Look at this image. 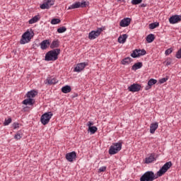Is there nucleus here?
Segmentation results:
<instances>
[{
  "mask_svg": "<svg viewBox=\"0 0 181 181\" xmlns=\"http://www.w3.org/2000/svg\"><path fill=\"white\" fill-rule=\"evenodd\" d=\"M40 8L41 9H49L50 7H49V4H47V2H46L45 4H42L40 5Z\"/></svg>",
  "mask_w": 181,
  "mask_h": 181,
  "instance_id": "obj_33",
  "label": "nucleus"
},
{
  "mask_svg": "<svg viewBox=\"0 0 181 181\" xmlns=\"http://www.w3.org/2000/svg\"><path fill=\"white\" fill-rule=\"evenodd\" d=\"M87 6V2L86 1H82L81 2L78 1L72 4L68 7V10L70 9H77L78 8H86Z\"/></svg>",
  "mask_w": 181,
  "mask_h": 181,
  "instance_id": "obj_7",
  "label": "nucleus"
},
{
  "mask_svg": "<svg viewBox=\"0 0 181 181\" xmlns=\"http://www.w3.org/2000/svg\"><path fill=\"white\" fill-rule=\"evenodd\" d=\"M130 24H131V18H125L122 19L119 23L122 28H127V26H129Z\"/></svg>",
  "mask_w": 181,
  "mask_h": 181,
  "instance_id": "obj_15",
  "label": "nucleus"
},
{
  "mask_svg": "<svg viewBox=\"0 0 181 181\" xmlns=\"http://www.w3.org/2000/svg\"><path fill=\"white\" fill-rule=\"evenodd\" d=\"M181 21L180 15H174L169 18V23L171 25H175V23H179Z\"/></svg>",
  "mask_w": 181,
  "mask_h": 181,
  "instance_id": "obj_12",
  "label": "nucleus"
},
{
  "mask_svg": "<svg viewBox=\"0 0 181 181\" xmlns=\"http://www.w3.org/2000/svg\"><path fill=\"white\" fill-rule=\"evenodd\" d=\"M131 57H126L122 60V64L124 66L128 65L131 63Z\"/></svg>",
  "mask_w": 181,
  "mask_h": 181,
  "instance_id": "obj_26",
  "label": "nucleus"
},
{
  "mask_svg": "<svg viewBox=\"0 0 181 181\" xmlns=\"http://www.w3.org/2000/svg\"><path fill=\"white\" fill-rule=\"evenodd\" d=\"M36 95H37V91H36V90H35L28 91V92L26 93V97H27V98L33 99V98H35V97H36Z\"/></svg>",
  "mask_w": 181,
  "mask_h": 181,
  "instance_id": "obj_16",
  "label": "nucleus"
},
{
  "mask_svg": "<svg viewBox=\"0 0 181 181\" xmlns=\"http://www.w3.org/2000/svg\"><path fill=\"white\" fill-rule=\"evenodd\" d=\"M172 52H173L172 48L168 49L165 52V56H169V54H170V53H172Z\"/></svg>",
  "mask_w": 181,
  "mask_h": 181,
  "instance_id": "obj_38",
  "label": "nucleus"
},
{
  "mask_svg": "<svg viewBox=\"0 0 181 181\" xmlns=\"http://www.w3.org/2000/svg\"><path fill=\"white\" fill-rule=\"evenodd\" d=\"M166 66H170V62H168L166 63Z\"/></svg>",
  "mask_w": 181,
  "mask_h": 181,
  "instance_id": "obj_45",
  "label": "nucleus"
},
{
  "mask_svg": "<svg viewBox=\"0 0 181 181\" xmlns=\"http://www.w3.org/2000/svg\"><path fill=\"white\" fill-rule=\"evenodd\" d=\"M158 127L159 124H158V122L151 123L150 126V132L151 134H155V131L158 129Z\"/></svg>",
  "mask_w": 181,
  "mask_h": 181,
  "instance_id": "obj_17",
  "label": "nucleus"
},
{
  "mask_svg": "<svg viewBox=\"0 0 181 181\" xmlns=\"http://www.w3.org/2000/svg\"><path fill=\"white\" fill-rule=\"evenodd\" d=\"M122 149V142L114 143L109 148L110 155H115Z\"/></svg>",
  "mask_w": 181,
  "mask_h": 181,
  "instance_id": "obj_3",
  "label": "nucleus"
},
{
  "mask_svg": "<svg viewBox=\"0 0 181 181\" xmlns=\"http://www.w3.org/2000/svg\"><path fill=\"white\" fill-rule=\"evenodd\" d=\"M47 4H48V6H49V8H50V6H53V5H54V1H53V0H48L47 1Z\"/></svg>",
  "mask_w": 181,
  "mask_h": 181,
  "instance_id": "obj_37",
  "label": "nucleus"
},
{
  "mask_svg": "<svg viewBox=\"0 0 181 181\" xmlns=\"http://www.w3.org/2000/svg\"><path fill=\"white\" fill-rule=\"evenodd\" d=\"M146 40L147 43H152L153 40H155V35L153 34H149L147 35Z\"/></svg>",
  "mask_w": 181,
  "mask_h": 181,
  "instance_id": "obj_25",
  "label": "nucleus"
},
{
  "mask_svg": "<svg viewBox=\"0 0 181 181\" xmlns=\"http://www.w3.org/2000/svg\"><path fill=\"white\" fill-rule=\"evenodd\" d=\"M59 46H60V41H59V40H55L52 41V42L50 44L51 49H56Z\"/></svg>",
  "mask_w": 181,
  "mask_h": 181,
  "instance_id": "obj_21",
  "label": "nucleus"
},
{
  "mask_svg": "<svg viewBox=\"0 0 181 181\" xmlns=\"http://www.w3.org/2000/svg\"><path fill=\"white\" fill-rule=\"evenodd\" d=\"M151 86L148 85L147 86L145 87V90H150L151 88Z\"/></svg>",
  "mask_w": 181,
  "mask_h": 181,
  "instance_id": "obj_43",
  "label": "nucleus"
},
{
  "mask_svg": "<svg viewBox=\"0 0 181 181\" xmlns=\"http://www.w3.org/2000/svg\"><path fill=\"white\" fill-rule=\"evenodd\" d=\"M142 66H144V64H142V62H137L135 63L132 67V70H134L136 71L139 69H141Z\"/></svg>",
  "mask_w": 181,
  "mask_h": 181,
  "instance_id": "obj_23",
  "label": "nucleus"
},
{
  "mask_svg": "<svg viewBox=\"0 0 181 181\" xmlns=\"http://www.w3.org/2000/svg\"><path fill=\"white\" fill-rule=\"evenodd\" d=\"M65 158L68 162H74V160H76V158H77V153H76V151L67 153L65 156Z\"/></svg>",
  "mask_w": 181,
  "mask_h": 181,
  "instance_id": "obj_10",
  "label": "nucleus"
},
{
  "mask_svg": "<svg viewBox=\"0 0 181 181\" xmlns=\"http://www.w3.org/2000/svg\"><path fill=\"white\" fill-rule=\"evenodd\" d=\"M98 129L95 126H92L91 127L88 128L90 135H94V134L97 132Z\"/></svg>",
  "mask_w": 181,
  "mask_h": 181,
  "instance_id": "obj_27",
  "label": "nucleus"
},
{
  "mask_svg": "<svg viewBox=\"0 0 181 181\" xmlns=\"http://www.w3.org/2000/svg\"><path fill=\"white\" fill-rule=\"evenodd\" d=\"M58 82L59 81L56 78L53 76H48L44 81V83L47 84L48 86H52L53 84H57Z\"/></svg>",
  "mask_w": 181,
  "mask_h": 181,
  "instance_id": "obj_13",
  "label": "nucleus"
},
{
  "mask_svg": "<svg viewBox=\"0 0 181 181\" xmlns=\"http://www.w3.org/2000/svg\"><path fill=\"white\" fill-rule=\"evenodd\" d=\"M11 122H12V118L9 117L8 119H6L4 122V125L5 127L9 125V124H11Z\"/></svg>",
  "mask_w": 181,
  "mask_h": 181,
  "instance_id": "obj_34",
  "label": "nucleus"
},
{
  "mask_svg": "<svg viewBox=\"0 0 181 181\" xmlns=\"http://www.w3.org/2000/svg\"><path fill=\"white\" fill-rule=\"evenodd\" d=\"M23 104L24 105H33V104H35V101L33 99H32L30 98H28L27 99H25L23 101Z\"/></svg>",
  "mask_w": 181,
  "mask_h": 181,
  "instance_id": "obj_19",
  "label": "nucleus"
},
{
  "mask_svg": "<svg viewBox=\"0 0 181 181\" xmlns=\"http://www.w3.org/2000/svg\"><path fill=\"white\" fill-rule=\"evenodd\" d=\"M88 66V62H81L76 65V66L74 68V73H81V71H83L86 67Z\"/></svg>",
  "mask_w": 181,
  "mask_h": 181,
  "instance_id": "obj_9",
  "label": "nucleus"
},
{
  "mask_svg": "<svg viewBox=\"0 0 181 181\" xmlns=\"http://www.w3.org/2000/svg\"><path fill=\"white\" fill-rule=\"evenodd\" d=\"M107 170V167L103 166L99 168V172H105Z\"/></svg>",
  "mask_w": 181,
  "mask_h": 181,
  "instance_id": "obj_40",
  "label": "nucleus"
},
{
  "mask_svg": "<svg viewBox=\"0 0 181 181\" xmlns=\"http://www.w3.org/2000/svg\"><path fill=\"white\" fill-rule=\"evenodd\" d=\"M32 40V35L29 31H26L22 35L21 39L20 40L21 45H26V43H29Z\"/></svg>",
  "mask_w": 181,
  "mask_h": 181,
  "instance_id": "obj_5",
  "label": "nucleus"
},
{
  "mask_svg": "<svg viewBox=\"0 0 181 181\" xmlns=\"http://www.w3.org/2000/svg\"><path fill=\"white\" fill-rule=\"evenodd\" d=\"M59 54H60V49L50 50L46 53L45 60V62H55L59 59Z\"/></svg>",
  "mask_w": 181,
  "mask_h": 181,
  "instance_id": "obj_2",
  "label": "nucleus"
},
{
  "mask_svg": "<svg viewBox=\"0 0 181 181\" xmlns=\"http://www.w3.org/2000/svg\"><path fill=\"white\" fill-rule=\"evenodd\" d=\"M23 136V134H22V132H18L15 136H14V139H16L17 141H19Z\"/></svg>",
  "mask_w": 181,
  "mask_h": 181,
  "instance_id": "obj_28",
  "label": "nucleus"
},
{
  "mask_svg": "<svg viewBox=\"0 0 181 181\" xmlns=\"http://www.w3.org/2000/svg\"><path fill=\"white\" fill-rule=\"evenodd\" d=\"M158 81L156 79L151 78L148 81V86H152L153 84H156Z\"/></svg>",
  "mask_w": 181,
  "mask_h": 181,
  "instance_id": "obj_31",
  "label": "nucleus"
},
{
  "mask_svg": "<svg viewBox=\"0 0 181 181\" xmlns=\"http://www.w3.org/2000/svg\"><path fill=\"white\" fill-rule=\"evenodd\" d=\"M167 80H168V78H163L159 80L160 84H163V83H166Z\"/></svg>",
  "mask_w": 181,
  "mask_h": 181,
  "instance_id": "obj_39",
  "label": "nucleus"
},
{
  "mask_svg": "<svg viewBox=\"0 0 181 181\" xmlns=\"http://www.w3.org/2000/svg\"><path fill=\"white\" fill-rule=\"evenodd\" d=\"M146 54V51L145 49H134L131 54L133 59H136V57H141V56H145Z\"/></svg>",
  "mask_w": 181,
  "mask_h": 181,
  "instance_id": "obj_8",
  "label": "nucleus"
},
{
  "mask_svg": "<svg viewBox=\"0 0 181 181\" xmlns=\"http://www.w3.org/2000/svg\"><path fill=\"white\" fill-rule=\"evenodd\" d=\"M175 57L177 59H181V48L177 52Z\"/></svg>",
  "mask_w": 181,
  "mask_h": 181,
  "instance_id": "obj_36",
  "label": "nucleus"
},
{
  "mask_svg": "<svg viewBox=\"0 0 181 181\" xmlns=\"http://www.w3.org/2000/svg\"><path fill=\"white\" fill-rule=\"evenodd\" d=\"M127 39H128V35L124 34L118 37V42L119 43L124 44L125 42H127Z\"/></svg>",
  "mask_w": 181,
  "mask_h": 181,
  "instance_id": "obj_20",
  "label": "nucleus"
},
{
  "mask_svg": "<svg viewBox=\"0 0 181 181\" xmlns=\"http://www.w3.org/2000/svg\"><path fill=\"white\" fill-rule=\"evenodd\" d=\"M172 167V162L169 161L165 163L162 168H160V170L157 172L156 175H155V173L153 171H147L144 173V175H141L140 177V181H153L156 180L158 177H160L161 176H163L165 173L170 169Z\"/></svg>",
  "mask_w": 181,
  "mask_h": 181,
  "instance_id": "obj_1",
  "label": "nucleus"
},
{
  "mask_svg": "<svg viewBox=\"0 0 181 181\" xmlns=\"http://www.w3.org/2000/svg\"><path fill=\"white\" fill-rule=\"evenodd\" d=\"M101 32H103V28H98L96 30H92L88 34V40H94L95 39H97V37L101 35Z\"/></svg>",
  "mask_w": 181,
  "mask_h": 181,
  "instance_id": "obj_6",
  "label": "nucleus"
},
{
  "mask_svg": "<svg viewBox=\"0 0 181 181\" xmlns=\"http://www.w3.org/2000/svg\"><path fill=\"white\" fill-rule=\"evenodd\" d=\"M158 26H159V23H152L149 24V29H156Z\"/></svg>",
  "mask_w": 181,
  "mask_h": 181,
  "instance_id": "obj_32",
  "label": "nucleus"
},
{
  "mask_svg": "<svg viewBox=\"0 0 181 181\" xmlns=\"http://www.w3.org/2000/svg\"><path fill=\"white\" fill-rule=\"evenodd\" d=\"M132 5H139V4H142V0H132Z\"/></svg>",
  "mask_w": 181,
  "mask_h": 181,
  "instance_id": "obj_35",
  "label": "nucleus"
},
{
  "mask_svg": "<svg viewBox=\"0 0 181 181\" xmlns=\"http://www.w3.org/2000/svg\"><path fill=\"white\" fill-rule=\"evenodd\" d=\"M40 21V16H35L31 19L29 20L28 23L30 25H33V23H36V22H39Z\"/></svg>",
  "mask_w": 181,
  "mask_h": 181,
  "instance_id": "obj_18",
  "label": "nucleus"
},
{
  "mask_svg": "<svg viewBox=\"0 0 181 181\" xmlns=\"http://www.w3.org/2000/svg\"><path fill=\"white\" fill-rule=\"evenodd\" d=\"M154 160H156L155 154L152 153L149 157L146 158L145 163H152Z\"/></svg>",
  "mask_w": 181,
  "mask_h": 181,
  "instance_id": "obj_22",
  "label": "nucleus"
},
{
  "mask_svg": "<svg viewBox=\"0 0 181 181\" xmlns=\"http://www.w3.org/2000/svg\"><path fill=\"white\" fill-rule=\"evenodd\" d=\"M145 6H146V4H141L142 8H145Z\"/></svg>",
  "mask_w": 181,
  "mask_h": 181,
  "instance_id": "obj_44",
  "label": "nucleus"
},
{
  "mask_svg": "<svg viewBox=\"0 0 181 181\" xmlns=\"http://www.w3.org/2000/svg\"><path fill=\"white\" fill-rule=\"evenodd\" d=\"M40 49L42 50H46V49H47V47H49V46H50V40H42L40 44Z\"/></svg>",
  "mask_w": 181,
  "mask_h": 181,
  "instance_id": "obj_14",
  "label": "nucleus"
},
{
  "mask_svg": "<svg viewBox=\"0 0 181 181\" xmlns=\"http://www.w3.org/2000/svg\"><path fill=\"white\" fill-rule=\"evenodd\" d=\"M62 91L64 93V94H67L69 93H70V91H71V87L69 85H66L65 86H63L62 88Z\"/></svg>",
  "mask_w": 181,
  "mask_h": 181,
  "instance_id": "obj_24",
  "label": "nucleus"
},
{
  "mask_svg": "<svg viewBox=\"0 0 181 181\" xmlns=\"http://www.w3.org/2000/svg\"><path fill=\"white\" fill-rule=\"evenodd\" d=\"M66 30H67V28L65 26H63V27H60V28H57V32L58 33H64V32H66Z\"/></svg>",
  "mask_w": 181,
  "mask_h": 181,
  "instance_id": "obj_30",
  "label": "nucleus"
},
{
  "mask_svg": "<svg viewBox=\"0 0 181 181\" xmlns=\"http://www.w3.org/2000/svg\"><path fill=\"white\" fill-rule=\"evenodd\" d=\"M141 88H142V86L140 84L133 83L128 87V90L131 93H138V91H141Z\"/></svg>",
  "mask_w": 181,
  "mask_h": 181,
  "instance_id": "obj_11",
  "label": "nucleus"
},
{
  "mask_svg": "<svg viewBox=\"0 0 181 181\" xmlns=\"http://www.w3.org/2000/svg\"><path fill=\"white\" fill-rule=\"evenodd\" d=\"M60 22H62L60 18H53L51 21L50 23H51V25H59V23H60Z\"/></svg>",
  "mask_w": 181,
  "mask_h": 181,
  "instance_id": "obj_29",
  "label": "nucleus"
},
{
  "mask_svg": "<svg viewBox=\"0 0 181 181\" xmlns=\"http://www.w3.org/2000/svg\"><path fill=\"white\" fill-rule=\"evenodd\" d=\"M52 117H53V113H52V112L44 113L40 118V122L42 125H47V123L50 122Z\"/></svg>",
  "mask_w": 181,
  "mask_h": 181,
  "instance_id": "obj_4",
  "label": "nucleus"
},
{
  "mask_svg": "<svg viewBox=\"0 0 181 181\" xmlns=\"http://www.w3.org/2000/svg\"><path fill=\"white\" fill-rule=\"evenodd\" d=\"M86 125H87V127H88V128H91V127H93L92 125H94V122L89 121V122H88Z\"/></svg>",
  "mask_w": 181,
  "mask_h": 181,
  "instance_id": "obj_41",
  "label": "nucleus"
},
{
  "mask_svg": "<svg viewBox=\"0 0 181 181\" xmlns=\"http://www.w3.org/2000/svg\"><path fill=\"white\" fill-rule=\"evenodd\" d=\"M13 127L14 129H17V128H19V123H16V122L13 123Z\"/></svg>",
  "mask_w": 181,
  "mask_h": 181,
  "instance_id": "obj_42",
  "label": "nucleus"
}]
</instances>
